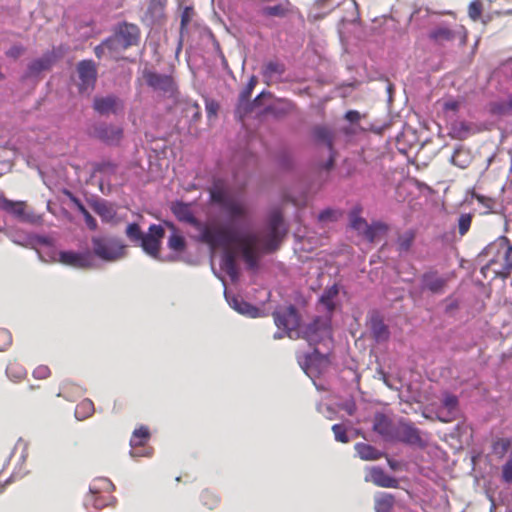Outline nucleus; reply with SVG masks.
Listing matches in <instances>:
<instances>
[{
    "label": "nucleus",
    "mask_w": 512,
    "mask_h": 512,
    "mask_svg": "<svg viewBox=\"0 0 512 512\" xmlns=\"http://www.w3.org/2000/svg\"><path fill=\"white\" fill-rule=\"evenodd\" d=\"M50 375V369L47 366L41 365L34 369L33 376L36 379H45Z\"/></svg>",
    "instance_id": "60"
},
{
    "label": "nucleus",
    "mask_w": 512,
    "mask_h": 512,
    "mask_svg": "<svg viewBox=\"0 0 512 512\" xmlns=\"http://www.w3.org/2000/svg\"><path fill=\"white\" fill-rule=\"evenodd\" d=\"M285 72V65L279 61H269L263 66L262 74L267 83L277 81Z\"/></svg>",
    "instance_id": "27"
},
{
    "label": "nucleus",
    "mask_w": 512,
    "mask_h": 512,
    "mask_svg": "<svg viewBox=\"0 0 512 512\" xmlns=\"http://www.w3.org/2000/svg\"><path fill=\"white\" fill-rule=\"evenodd\" d=\"M210 195L211 200L218 204L231 220H245L248 217L247 206L236 200L222 181L218 180L214 182L210 190Z\"/></svg>",
    "instance_id": "4"
},
{
    "label": "nucleus",
    "mask_w": 512,
    "mask_h": 512,
    "mask_svg": "<svg viewBox=\"0 0 512 512\" xmlns=\"http://www.w3.org/2000/svg\"><path fill=\"white\" fill-rule=\"evenodd\" d=\"M92 108L100 116L117 115L124 109V101L113 93L105 96L96 95L92 101Z\"/></svg>",
    "instance_id": "17"
},
{
    "label": "nucleus",
    "mask_w": 512,
    "mask_h": 512,
    "mask_svg": "<svg viewBox=\"0 0 512 512\" xmlns=\"http://www.w3.org/2000/svg\"><path fill=\"white\" fill-rule=\"evenodd\" d=\"M123 135L124 131L121 127L105 122L95 124L90 132L91 137L108 146L119 145Z\"/></svg>",
    "instance_id": "15"
},
{
    "label": "nucleus",
    "mask_w": 512,
    "mask_h": 512,
    "mask_svg": "<svg viewBox=\"0 0 512 512\" xmlns=\"http://www.w3.org/2000/svg\"><path fill=\"white\" fill-rule=\"evenodd\" d=\"M460 108V102L455 99H448L443 103L444 111L457 112Z\"/></svg>",
    "instance_id": "61"
},
{
    "label": "nucleus",
    "mask_w": 512,
    "mask_h": 512,
    "mask_svg": "<svg viewBox=\"0 0 512 512\" xmlns=\"http://www.w3.org/2000/svg\"><path fill=\"white\" fill-rule=\"evenodd\" d=\"M231 305L236 311H238L240 314H243L245 316H248L251 318H257V317H260V315H261V312L257 307H255L243 300L233 298Z\"/></svg>",
    "instance_id": "29"
},
{
    "label": "nucleus",
    "mask_w": 512,
    "mask_h": 512,
    "mask_svg": "<svg viewBox=\"0 0 512 512\" xmlns=\"http://www.w3.org/2000/svg\"><path fill=\"white\" fill-rule=\"evenodd\" d=\"M285 235L286 229L284 228L282 213L275 210L269 216L265 233H240L232 225H221L206 230L204 238L212 248L223 250L221 268L232 281H235L239 276L235 247L238 248L246 267L249 270H256L261 256L276 251Z\"/></svg>",
    "instance_id": "1"
},
{
    "label": "nucleus",
    "mask_w": 512,
    "mask_h": 512,
    "mask_svg": "<svg viewBox=\"0 0 512 512\" xmlns=\"http://www.w3.org/2000/svg\"><path fill=\"white\" fill-rule=\"evenodd\" d=\"M292 9V4L289 0H281L279 3L273 6H262L260 14L264 17H286Z\"/></svg>",
    "instance_id": "25"
},
{
    "label": "nucleus",
    "mask_w": 512,
    "mask_h": 512,
    "mask_svg": "<svg viewBox=\"0 0 512 512\" xmlns=\"http://www.w3.org/2000/svg\"><path fill=\"white\" fill-rule=\"evenodd\" d=\"M366 480L371 481L378 487L384 488H397L399 484L396 478L388 475L381 467H372L368 472Z\"/></svg>",
    "instance_id": "21"
},
{
    "label": "nucleus",
    "mask_w": 512,
    "mask_h": 512,
    "mask_svg": "<svg viewBox=\"0 0 512 512\" xmlns=\"http://www.w3.org/2000/svg\"><path fill=\"white\" fill-rule=\"evenodd\" d=\"M501 238L487 245L481 253V256L487 257V263L481 268V274L487 278L489 272L494 275L495 268L505 267L506 258L502 254Z\"/></svg>",
    "instance_id": "16"
},
{
    "label": "nucleus",
    "mask_w": 512,
    "mask_h": 512,
    "mask_svg": "<svg viewBox=\"0 0 512 512\" xmlns=\"http://www.w3.org/2000/svg\"><path fill=\"white\" fill-rule=\"evenodd\" d=\"M94 412V404L90 399L81 401L75 409V417L78 420H84L91 416Z\"/></svg>",
    "instance_id": "37"
},
{
    "label": "nucleus",
    "mask_w": 512,
    "mask_h": 512,
    "mask_svg": "<svg viewBox=\"0 0 512 512\" xmlns=\"http://www.w3.org/2000/svg\"><path fill=\"white\" fill-rule=\"evenodd\" d=\"M170 210L181 222L192 224V204L175 200L171 202Z\"/></svg>",
    "instance_id": "26"
},
{
    "label": "nucleus",
    "mask_w": 512,
    "mask_h": 512,
    "mask_svg": "<svg viewBox=\"0 0 512 512\" xmlns=\"http://www.w3.org/2000/svg\"><path fill=\"white\" fill-rule=\"evenodd\" d=\"M6 374L11 380L17 381L24 377L25 370L22 367L10 364L6 368Z\"/></svg>",
    "instance_id": "45"
},
{
    "label": "nucleus",
    "mask_w": 512,
    "mask_h": 512,
    "mask_svg": "<svg viewBox=\"0 0 512 512\" xmlns=\"http://www.w3.org/2000/svg\"><path fill=\"white\" fill-rule=\"evenodd\" d=\"M200 503L209 510L218 507L220 498L210 490H204L199 497Z\"/></svg>",
    "instance_id": "38"
},
{
    "label": "nucleus",
    "mask_w": 512,
    "mask_h": 512,
    "mask_svg": "<svg viewBox=\"0 0 512 512\" xmlns=\"http://www.w3.org/2000/svg\"><path fill=\"white\" fill-rule=\"evenodd\" d=\"M472 218L469 214H462L458 220V228H459V234L465 235L470 226H471Z\"/></svg>",
    "instance_id": "48"
},
{
    "label": "nucleus",
    "mask_w": 512,
    "mask_h": 512,
    "mask_svg": "<svg viewBox=\"0 0 512 512\" xmlns=\"http://www.w3.org/2000/svg\"><path fill=\"white\" fill-rule=\"evenodd\" d=\"M355 450L358 456L363 460H377L382 456L380 451L366 443H357Z\"/></svg>",
    "instance_id": "31"
},
{
    "label": "nucleus",
    "mask_w": 512,
    "mask_h": 512,
    "mask_svg": "<svg viewBox=\"0 0 512 512\" xmlns=\"http://www.w3.org/2000/svg\"><path fill=\"white\" fill-rule=\"evenodd\" d=\"M254 84H255V80H254V78H252L251 81L249 82L248 87L241 93L240 103L237 108V111L239 113H241L242 109H243L244 113L247 112V108L249 106L247 101H248V98L250 97L251 90L253 89Z\"/></svg>",
    "instance_id": "43"
},
{
    "label": "nucleus",
    "mask_w": 512,
    "mask_h": 512,
    "mask_svg": "<svg viewBox=\"0 0 512 512\" xmlns=\"http://www.w3.org/2000/svg\"><path fill=\"white\" fill-rule=\"evenodd\" d=\"M0 208L13 215L18 220H21L25 212L26 203L24 201H13L3 197L0 199Z\"/></svg>",
    "instance_id": "28"
},
{
    "label": "nucleus",
    "mask_w": 512,
    "mask_h": 512,
    "mask_svg": "<svg viewBox=\"0 0 512 512\" xmlns=\"http://www.w3.org/2000/svg\"><path fill=\"white\" fill-rule=\"evenodd\" d=\"M360 113L356 110L346 112L345 119L351 123H356L360 120Z\"/></svg>",
    "instance_id": "64"
},
{
    "label": "nucleus",
    "mask_w": 512,
    "mask_h": 512,
    "mask_svg": "<svg viewBox=\"0 0 512 512\" xmlns=\"http://www.w3.org/2000/svg\"><path fill=\"white\" fill-rule=\"evenodd\" d=\"M92 257L105 263H114L127 254V245L113 235H100L91 238Z\"/></svg>",
    "instance_id": "3"
},
{
    "label": "nucleus",
    "mask_w": 512,
    "mask_h": 512,
    "mask_svg": "<svg viewBox=\"0 0 512 512\" xmlns=\"http://www.w3.org/2000/svg\"><path fill=\"white\" fill-rule=\"evenodd\" d=\"M113 489L114 485L108 478H98L94 480L89 487L90 494L85 498L84 505H92L96 509L104 507L106 505L105 502L96 498V495L101 492H110Z\"/></svg>",
    "instance_id": "18"
},
{
    "label": "nucleus",
    "mask_w": 512,
    "mask_h": 512,
    "mask_svg": "<svg viewBox=\"0 0 512 512\" xmlns=\"http://www.w3.org/2000/svg\"><path fill=\"white\" fill-rule=\"evenodd\" d=\"M474 198L486 209H488V211H491L493 209L495 202L492 198L480 194H474Z\"/></svg>",
    "instance_id": "58"
},
{
    "label": "nucleus",
    "mask_w": 512,
    "mask_h": 512,
    "mask_svg": "<svg viewBox=\"0 0 512 512\" xmlns=\"http://www.w3.org/2000/svg\"><path fill=\"white\" fill-rule=\"evenodd\" d=\"M76 72L79 82L77 89L80 94L90 93L95 89L98 79V70L95 61L84 59L76 64Z\"/></svg>",
    "instance_id": "9"
},
{
    "label": "nucleus",
    "mask_w": 512,
    "mask_h": 512,
    "mask_svg": "<svg viewBox=\"0 0 512 512\" xmlns=\"http://www.w3.org/2000/svg\"><path fill=\"white\" fill-rule=\"evenodd\" d=\"M367 225H368L367 221L360 216H353L351 218V227L353 229L357 230L360 234L367 227Z\"/></svg>",
    "instance_id": "55"
},
{
    "label": "nucleus",
    "mask_w": 512,
    "mask_h": 512,
    "mask_svg": "<svg viewBox=\"0 0 512 512\" xmlns=\"http://www.w3.org/2000/svg\"><path fill=\"white\" fill-rule=\"evenodd\" d=\"M502 480L506 483H512V450L509 459L502 467Z\"/></svg>",
    "instance_id": "49"
},
{
    "label": "nucleus",
    "mask_w": 512,
    "mask_h": 512,
    "mask_svg": "<svg viewBox=\"0 0 512 512\" xmlns=\"http://www.w3.org/2000/svg\"><path fill=\"white\" fill-rule=\"evenodd\" d=\"M26 52V48L24 45H22L21 43H16L14 45H12L6 52H5V55L8 57V58H11V59H18L19 57H21L24 53Z\"/></svg>",
    "instance_id": "46"
},
{
    "label": "nucleus",
    "mask_w": 512,
    "mask_h": 512,
    "mask_svg": "<svg viewBox=\"0 0 512 512\" xmlns=\"http://www.w3.org/2000/svg\"><path fill=\"white\" fill-rule=\"evenodd\" d=\"M205 107L209 119L215 118L219 110V104L215 100L206 99Z\"/></svg>",
    "instance_id": "51"
},
{
    "label": "nucleus",
    "mask_w": 512,
    "mask_h": 512,
    "mask_svg": "<svg viewBox=\"0 0 512 512\" xmlns=\"http://www.w3.org/2000/svg\"><path fill=\"white\" fill-rule=\"evenodd\" d=\"M502 254L506 258L505 267L495 268L493 279L495 278H508L512 274V245L506 237H501Z\"/></svg>",
    "instance_id": "23"
},
{
    "label": "nucleus",
    "mask_w": 512,
    "mask_h": 512,
    "mask_svg": "<svg viewBox=\"0 0 512 512\" xmlns=\"http://www.w3.org/2000/svg\"><path fill=\"white\" fill-rule=\"evenodd\" d=\"M335 439L341 443H348L349 437L347 435V429L343 424H334L332 426Z\"/></svg>",
    "instance_id": "44"
},
{
    "label": "nucleus",
    "mask_w": 512,
    "mask_h": 512,
    "mask_svg": "<svg viewBox=\"0 0 512 512\" xmlns=\"http://www.w3.org/2000/svg\"><path fill=\"white\" fill-rule=\"evenodd\" d=\"M370 335L376 343H385L390 338V330L378 313H373L368 321Z\"/></svg>",
    "instance_id": "19"
},
{
    "label": "nucleus",
    "mask_w": 512,
    "mask_h": 512,
    "mask_svg": "<svg viewBox=\"0 0 512 512\" xmlns=\"http://www.w3.org/2000/svg\"><path fill=\"white\" fill-rule=\"evenodd\" d=\"M445 408L449 411H453L458 406V398L453 394H446L442 401Z\"/></svg>",
    "instance_id": "54"
},
{
    "label": "nucleus",
    "mask_w": 512,
    "mask_h": 512,
    "mask_svg": "<svg viewBox=\"0 0 512 512\" xmlns=\"http://www.w3.org/2000/svg\"><path fill=\"white\" fill-rule=\"evenodd\" d=\"M272 315L275 325L281 331L274 334L275 339H281L285 336L290 339L300 338L301 330L299 328L301 317L298 310L293 305L280 307L275 310Z\"/></svg>",
    "instance_id": "5"
},
{
    "label": "nucleus",
    "mask_w": 512,
    "mask_h": 512,
    "mask_svg": "<svg viewBox=\"0 0 512 512\" xmlns=\"http://www.w3.org/2000/svg\"><path fill=\"white\" fill-rule=\"evenodd\" d=\"M140 41V29L137 25L126 21L119 23L114 31V36L105 39L102 44L109 50H115L118 47L127 49L138 45Z\"/></svg>",
    "instance_id": "6"
},
{
    "label": "nucleus",
    "mask_w": 512,
    "mask_h": 512,
    "mask_svg": "<svg viewBox=\"0 0 512 512\" xmlns=\"http://www.w3.org/2000/svg\"><path fill=\"white\" fill-rule=\"evenodd\" d=\"M143 78L147 86L153 91L158 92L163 97L172 99L175 104L178 102L179 92L177 85L170 75L145 69L143 71Z\"/></svg>",
    "instance_id": "7"
},
{
    "label": "nucleus",
    "mask_w": 512,
    "mask_h": 512,
    "mask_svg": "<svg viewBox=\"0 0 512 512\" xmlns=\"http://www.w3.org/2000/svg\"><path fill=\"white\" fill-rule=\"evenodd\" d=\"M24 247H35L36 245L50 246L51 240L47 236L28 234L25 236V242H21Z\"/></svg>",
    "instance_id": "40"
},
{
    "label": "nucleus",
    "mask_w": 512,
    "mask_h": 512,
    "mask_svg": "<svg viewBox=\"0 0 512 512\" xmlns=\"http://www.w3.org/2000/svg\"><path fill=\"white\" fill-rule=\"evenodd\" d=\"M415 238H416V233L412 229L406 230L405 232L400 234L396 240L398 252L399 253L409 252L414 241H415Z\"/></svg>",
    "instance_id": "30"
},
{
    "label": "nucleus",
    "mask_w": 512,
    "mask_h": 512,
    "mask_svg": "<svg viewBox=\"0 0 512 512\" xmlns=\"http://www.w3.org/2000/svg\"><path fill=\"white\" fill-rule=\"evenodd\" d=\"M483 12V3L481 0H473L468 6L469 18L476 22L481 18Z\"/></svg>",
    "instance_id": "41"
},
{
    "label": "nucleus",
    "mask_w": 512,
    "mask_h": 512,
    "mask_svg": "<svg viewBox=\"0 0 512 512\" xmlns=\"http://www.w3.org/2000/svg\"><path fill=\"white\" fill-rule=\"evenodd\" d=\"M63 55L64 50L62 46H54L52 49L45 51L40 57L31 60L27 64L23 78H38L41 73L49 71Z\"/></svg>",
    "instance_id": "8"
},
{
    "label": "nucleus",
    "mask_w": 512,
    "mask_h": 512,
    "mask_svg": "<svg viewBox=\"0 0 512 512\" xmlns=\"http://www.w3.org/2000/svg\"><path fill=\"white\" fill-rule=\"evenodd\" d=\"M166 0H150L142 21L148 25H154L164 18Z\"/></svg>",
    "instance_id": "22"
},
{
    "label": "nucleus",
    "mask_w": 512,
    "mask_h": 512,
    "mask_svg": "<svg viewBox=\"0 0 512 512\" xmlns=\"http://www.w3.org/2000/svg\"><path fill=\"white\" fill-rule=\"evenodd\" d=\"M510 438H497L492 442L491 449L492 453L499 459H502L511 447Z\"/></svg>",
    "instance_id": "35"
},
{
    "label": "nucleus",
    "mask_w": 512,
    "mask_h": 512,
    "mask_svg": "<svg viewBox=\"0 0 512 512\" xmlns=\"http://www.w3.org/2000/svg\"><path fill=\"white\" fill-rule=\"evenodd\" d=\"M337 218H338V212L331 208H327V209L323 210L318 215V219L321 222L336 221Z\"/></svg>",
    "instance_id": "50"
},
{
    "label": "nucleus",
    "mask_w": 512,
    "mask_h": 512,
    "mask_svg": "<svg viewBox=\"0 0 512 512\" xmlns=\"http://www.w3.org/2000/svg\"><path fill=\"white\" fill-rule=\"evenodd\" d=\"M393 442H401L410 446L424 447L425 440L420 430L412 423L404 420L397 422Z\"/></svg>",
    "instance_id": "13"
},
{
    "label": "nucleus",
    "mask_w": 512,
    "mask_h": 512,
    "mask_svg": "<svg viewBox=\"0 0 512 512\" xmlns=\"http://www.w3.org/2000/svg\"><path fill=\"white\" fill-rule=\"evenodd\" d=\"M192 16V6H186L182 12L181 16V37L183 36L184 30L187 29V26L191 20Z\"/></svg>",
    "instance_id": "52"
},
{
    "label": "nucleus",
    "mask_w": 512,
    "mask_h": 512,
    "mask_svg": "<svg viewBox=\"0 0 512 512\" xmlns=\"http://www.w3.org/2000/svg\"><path fill=\"white\" fill-rule=\"evenodd\" d=\"M339 293L337 285L327 288L320 297V303L326 308L327 312L331 314L335 309L334 299Z\"/></svg>",
    "instance_id": "32"
},
{
    "label": "nucleus",
    "mask_w": 512,
    "mask_h": 512,
    "mask_svg": "<svg viewBox=\"0 0 512 512\" xmlns=\"http://www.w3.org/2000/svg\"><path fill=\"white\" fill-rule=\"evenodd\" d=\"M369 242H374L377 230L375 227L367 225V227L361 233Z\"/></svg>",
    "instance_id": "63"
},
{
    "label": "nucleus",
    "mask_w": 512,
    "mask_h": 512,
    "mask_svg": "<svg viewBox=\"0 0 512 512\" xmlns=\"http://www.w3.org/2000/svg\"><path fill=\"white\" fill-rule=\"evenodd\" d=\"M125 236L128 241L142 249L149 257L157 261H173L174 257L169 256L163 259L160 255L164 231L162 225L151 224L145 232L141 229L139 223L130 222L125 228Z\"/></svg>",
    "instance_id": "2"
},
{
    "label": "nucleus",
    "mask_w": 512,
    "mask_h": 512,
    "mask_svg": "<svg viewBox=\"0 0 512 512\" xmlns=\"http://www.w3.org/2000/svg\"><path fill=\"white\" fill-rule=\"evenodd\" d=\"M395 498L390 493H380L375 498V510L376 512H390L393 508Z\"/></svg>",
    "instance_id": "33"
},
{
    "label": "nucleus",
    "mask_w": 512,
    "mask_h": 512,
    "mask_svg": "<svg viewBox=\"0 0 512 512\" xmlns=\"http://www.w3.org/2000/svg\"><path fill=\"white\" fill-rule=\"evenodd\" d=\"M90 207L101 218L103 222H110L116 216V210L113 205L105 199H96L90 201Z\"/></svg>",
    "instance_id": "24"
},
{
    "label": "nucleus",
    "mask_w": 512,
    "mask_h": 512,
    "mask_svg": "<svg viewBox=\"0 0 512 512\" xmlns=\"http://www.w3.org/2000/svg\"><path fill=\"white\" fill-rule=\"evenodd\" d=\"M94 173L113 174L116 171V164L111 161L96 162L92 165Z\"/></svg>",
    "instance_id": "42"
},
{
    "label": "nucleus",
    "mask_w": 512,
    "mask_h": 512,
    "mask_svg": "<svg viewBox=\"0 0 512 512\" xmlns=\"http://www.w3.org/2000/svg\"><path fill=\"white\" fill-rule=\"evenodd\" d=\"M300 338L309 342L310 345H316L326 338L331 337L330 317H316L311 323L305 326L301 331Z\"/></svg>",
    "instance_id": "10"
},
{
    "label": "nucleus",
    "mask_w": 512,
    "mask_h": 512,
    "mask_svg": "<svg viewBox=\"0 0 512 512\" xmlns=\"http://www.w3.org/2000/svg\"><path fill=\"white\" fill-rule=\"evenodd\" d=\"M467 36V29L463 25H456L453 29L445 25H439L433 28L428 35L429 39L438 45H443L456 39L461 44H465Z\"/></svg>",
    "instance_id": "11"
},
{
    "label": "nucleus",
    "mask_w": 512,
    "mask_h": 512,
    "mask_svg": "<svg viewBox=\"0 0 512 512\" xmlns=\"http://www.w3.org/2000/svg\"><path fill=\"white\" fill-rule=\"evenodd\" d=\"M463 149L461 147L456 148L453 152V155L451 157V162L453 165L458 166L460 168H465L467 166L466 161H459V158L463 154Z\"/></svg>",
    "instance_id": "57"
},
{
    "label": "nucleus",
    "mask_w": 512,
    "mask_h": 512,
    "mask_svg": "<svg viewBox=\"0 0 512 512\" xmlns=\"http://www.w3.org/2000/svg\"><path fill=\"white\" fill-rule=\"evenodd\" d=\"M58 261L75 269H92L95 267V260L89 250L85 251H72L63 250L59 252Z\"/></svg>",
    "instance_id": "14"
},
{
    "label": "nucleus",
    "mask_w": 512,
    "mask_h": 512,
    "mask_svg": "<svg viewBox=\"0 0 512 512\" xmlns=\"http://www.w3.org/2000/svg\"><path fill=\"white\" fill-rule=\"evenodd\" d=\"M317 141L324 143L329 149L333 146V135L326 127H316L313 131Z\"/></svg>",
    "instance_id": "39"
},
{
    "label": "nucleus",
    "mask_w": 512,
    "mask_h": 512,
    "mask_svg": "<svg viewBox=\"0 0 512 512\" xmlns=\"http://www.w3.org/2000/svg\"><path fill=\"white\" fill-rule=\"evenodd\" d=\"M65 194L69 197V200L72 202L74 207L79 211V213L82 214V213L86 212V210H87L86 207L84 206V204L78 197H76L70 191H66Z\"/></svg>",
    "instance_id": "56"
},
{
    "label": "nucleus",
    "mask_w": 512,
    "mask_h": 512,
    "mask_svg": "<svg viewBox=\"0 0 512 512\" xmlns=\"http://www.w3.org/2000/svg\"><path fill=\"white\" fill-rule=\"evenodd\" d=\"M167 247L174 252H182L186 248V240L180 230L170 233Z\"/></svg>",
    "instance_id": "34"
},
{
    "label": "nucleus",
    "mask_w": 512,
    "mask_h": 512,
    "mask_svg": "<svg viewBox=\"0 0 512 512\" xmlns=\"http://www.w3.org/2000/svg\"><path fill=\"white\" fill-rule=\"evenodd\" d=\"M397 422H393L383 413H377L373 419V430L381 435L385 440L392 441Z\"/></svg>",
    "instance_id": "20"
},
{
    "label": "nucleus",
    "mask_w": 512,
    "mask_h": 512,
    "mask_svg": "<svg viewBox=\"0 0 512 512\" xmlns=\"http://www.w3.org/2000/svg\"><path fill=\"white\" fill-rule=\"evenodd\" d=\"M149 437L150 433L148 428L146 426H141L133 431L130 439V445L132 448L143 446Z\"/></svg>",
    "instance_id": "36"
},
{
    "label": "nucleus",
    "mask_w": 512,
    "mask_h": 512,
    "mask_svg": "<svg viewBox=\"0 0 512 512\" xmlns=\"http://www.w3.org/2000/svg\"><path fill=\"white\" fill-rule=\"evenodd\" d=\"M420 292H429L432 295L445 293L449 278L441 275L438 270L429 268L420 276Z\"/></svg>",
    "instance_id": "12"
},
{
    "label": "nucleus",
    "mask_w": 512,
    "mask_h": 512,
    "mask_svg": "<svg viewBox=\"0 0 512 512\" xmlns=\"http://www.w3.org/2000/svg\"><path fill=\"white\" fill-rule=\"evenodd\" d=\"M20 221L29 224H38L41 221V216L36 215L34 212H27L25 210Z\"/></svg>",
    "instance_id": "59"
},
{
    "label": "nucleus",
    "mask_w": 512,
    "mask_h": 512,
    "mask_svg": "<svg viewBox=\"0 0 512 512\" xmlns=\"http://www.w3.org/2000/svg\"><path fill=\"white\" fill-rule=\"evenodd\" d=\"M21 448L20 455L18 457V463H24L27 457V445L23 442L22 438H19L13 451L10 454V458L13 457L16 453V451Z\"/></svg>",
    "instance_id": "47"
},
{
    "label": "nucleus",
    "mask_w": 512,
    "mask_h": 512,
    "mask_svg": "<svg viewBox=\"0 0 512 512\" xmlns=\"http://www.w3.org/2000/svg\"><path fill=\"white\" fill-rule=\"evenodd\" d=\"M12 342L11 334L6 329H0V351L6 350Z\"/></svg>",
    "instance_id": "53"
},
{
    "label": "nucleus",
    "mask_w": 512,
    "mask_h": 512,
    "mask_svg": "<svg viewBox=\"0 0 512 512\" xmlns=\"http://www.w3.org/2000/svg\"><path fill=\"white\" fill-rule=\"evenodd\" d=\"M82 215L84 217L87 227L92 231L96 230L98 227V224H97L96 219L90 214V212L88 210H86V212L82 213Z\"/></svg>",
    "instance_id": "62"
}]
</instances>
